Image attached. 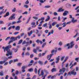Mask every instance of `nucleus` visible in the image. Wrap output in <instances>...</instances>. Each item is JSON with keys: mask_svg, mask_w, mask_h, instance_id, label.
<instances>
[{"mask_svg": "<svg viewBox=\"0 0 79 79\" xmlns=\"http://www.w3.org/2000/svg\"><path fill=\"white\" fill-rule=\"evenodd\" d=\"M54 54L53 53H52L50 55H48L47 56V59H48V60H49L50 59H51V58H52V56L54 55Z\"/></svg>", "mask_w": 79, "mask_h": 79, "instance_id": "nucleus-6", "label": "nucleus"}, {"mask_svg": "<svg viewBox=\"0 0 79 79\" xmlns=\"http://www.w3.org/2000/svg\"><path fill=\"white\" fill-rule=\"evenodd\" d=\"M57 24V23L56 22H53L52 24V26H54L55 25V24Z\"/></svg>", "mask_w": 79, "mask_h": 79, "instance_id": "nucleus-38", "label": "nucleus"}, {"mask_svg": "<svg viewBox=\"0 0 79 79\" xmlns=\"http://www.w3.org/2000/svg\"><path fill=\"white\" fill-rule=\"evenodd\" d=\"M15 30L16 31H19V30H20V27L19 26L16 27Z\"/></svg>", "mask_w": 79, "mask_h": 79, "instance_id": "nucleus-13", "label": "nucleus"}, {"mask_svg": "<svg viewBox=\"0 0 79 79\" xmlns=\"http://www.w3.org/2000/svg\"><path fill=\"white\" fill-rule=\"evenodd\" d=\"M32 29V28L31 27H29L27 28V31H29L31 30V29Z\"/></svg>", "mask_w": 79, "mask_h": 79, "instance_id": "nucleus-45", "label": "nucleus"}, {"mask_svg": "<svg viewBox=\"0 0 79 79\" xmlns=\"http://www.w3.org/2000/svg\"><path fill=\"white\" fill-rule=\"evenodd\" d=\"M13 19H15V17H13V16H11L9 18V20H12Z\"/></svg>", "mask_w": 79, "mask_h": 79, "instance_id": "nucleus-16", "label": "nucleus"}, {"mask_svg": "<svg viewBox=\"0 0 79 79\" xmlns=\"http://www.w3.org/2000/svg\"><path fill=\"white\" fill-rule=\"evenodd\" d=\"M30 57L31 58H33L34 57V54H31L30 56Z\"/></svg>", "mask_w": 79, "mask_h": 79, "instance_id": "nucleus-60", "label": "nucleus"}, {"mask_svg": "<svg viewBox=\"0 0 79 79\" xmlns=\"http://www.w3.org/2000/svg\"><path fill=\"white\" fill-rule=\"evenodd\" d=\"M10 40H12V41H15L17 40V37H15L13 36L11 37L10 38Z\"/></svg>", "mask_w": 79, "mask_h": 79, "instance_id": "nucleus-7", "label": "nucleus"}, {"mask_svg": "<svg viewBox=\"0 0 79 79\" xmlns=\"http://www.w3.org/2000/svg\"><path fill=\"white\" fill-rule=\"evenodd\" d=\"M36 78V75H34L33 77L32 78V79H35Z\"/></svg>", "mask_w": 79, "mask_h": 79, "instance_id": "nucleus-61", "label": "nucleus"}, {"mask_svg": "<svg viewBox=\"0 0 79 79\" xmlns=\"http://www.w3.org/2000/svg\"><path fill=\"white\" fill-rule=\"evenodd\" d=\"M46 1V0H40V3H43L45 2Z\"/></svg>", "mask_w": 79, "mask_h": 79, "instance_id": "nucleus-26", "label": "nucleus"}, {"mask_svg": "<svg viewBox=\"0 0 79 79\" xmlns=\"http://www.w3.org/2000/svg\"><path fill=\"white\" fill-rule=\"evenodd\" d=\"M18 48H17L16 49H14V52H15V53H16V52H18Z\"/></svg>", "mask_w": 79, "mask_h": 79, "instance_id": "nucleus-40", "label": "nucleus"}, {"mask_svg": "<svg viewBox=\"0 0 79 79\" xmlns=\"http://www.w3.org/2000/svg\"><path fill=\"white\" fill-rule=\"evenodd\" d=\"M47 23H46L43 25V27H47Z\"/></svg>", "mask_w": 79, "mask_h": 79, "instance_id": "nucleus-41", "label": "nucleus"}, {"mask_svg": "<svg viewBox=\"0 0 79 79\" xmlns=\"http://www.w3.org/2000/svg\"><path fill=\"white\" fill-rule=\"evenodd\" d=\"M11 25H12V23H8V26H11Z\"/></svg>", "mask_w": 79, "mask_h": 79, "instance_id": "nucleus-50", "label": "nucleus"}, {"mask_svg": "<svg viewBox=\"0 0 79 79\" xmlns=\"http://www.w3.org/2000/svg\"><path fill=\"white\" fill-rule=\"evenodd\" d=\"M10 39V37H7L6 40H5L6 41V40H9V39Z\"/></svg>", "mask_w": 79, "mask_h": 79, "instance_id": "nucleus-51", "label": "nucleus"}, {"mask_svg": "<svg viewBox=\"0 0 79 79\" xmlns=\"http://www.w3.org/2000/svg\"><path fill=\"white\" fill-rule=\"evenodd\" d=\"M40 70H41V69H40L38 70V74L39 75V76H42L43 77L44 75V70H41V74L40 75Z\"/></svg>", "mask_w": 79, "mask_h": 79, "instance_id": "nucleus-2", "label": "nucleus"}, {"mask_svg": "<svg viewBox=\"0 0 79 79\" xmlns=\"http://www.w3.org/2000/svg\"><path fill=\"white\" fill-rule=\"evenodd\" d=\"M62 42L61 41L59 42V45H60V46H61V45H62Z\"/></svg>", "mask_w": 79, "mask_h": 79, "instance_id": "nucleus-57", "label": "nucleus"}, {"mask_svg": "<svg viewBox=\"0 0 79 79\" xmlns=\"http://www.w3.org/2000/svg\"><path fill=\"white\" fill-rule=\"evenodd\" d=\"M33 19H35V20H37V19H38V17H36L35 16L33 17Z\"/></svg>", "mask_w": 79, "mask_h": 79, "instance_id": "nucleus-33", "label": "nucleus"}, {"mask_svg": "<svg viewBox=\"0 0 79 79\" xmlns=\"http://www.w3.org/2000/svg\"><path fill=\"white\" fill-rule=\"evenodd\" d=\"M65 70H66V69H65V68H62L61 69H60L59 70V73H61L63 71V73H64V72H65Z\"/></svg>", "mask_w": 79, "mask_h": 79, "instance_id": "nucleus-8", "label": "nucleus"}, {"mask_svg": "<svg viewBox=\"0 0 79 79\" xmlns=\"http://www.w3.org/2000/svg\"><path fill=\"white\" fill-rule=\"evenodd\" d=\"M22 69H26V66H23L22 67Z\"/></svg>", "mask_w": 79, "mask_h": 79, "instance_id": "nucleus-43", "label": "nucleus"}, {"mask_svg": "<svg viewBox=\"0 0 79 79\" xmlns=\"http://www.w3.org/2000/svg\"><path fill=\"white\" fill-rule=\"evenodd\" d=\"M8 62H7L4 63V66H6V65H8Z\"/></svg>", "mask_w": 79, "mask_h": 79, "instance_id": "nucleus-44", "label": "nucleus"}, {"mask_svg": "<svg viewBox=\"0 0 79 79\" xmlns=\"http://www.w3.org/2000/svg\"><path fill=\"white\" fill-rule=\"evenodd\" d=\"M72 21L73 23H75V22H76V21H77V20H74V18H72Z\"/></svg>", "mask_w": 79, "mask_h": 79, "instance_id": "nucleus-22", "label": "nucleus"}, {"mask_svg": "<svg viewBox=\"0 0 79 79\" xmlns=\"http://www.w3.org/2000/svg\"><path fill=\"white\" fill-rule=\"evenodd\" d=\"M53 32H54V31H53V30H52L51 31H50L48 32V36H49V35H50L51 34H53Z\"/></svg>", "mask_w": 79, "mask_h": 79, "instance_id": "nucleus-12", "label": "nucleus"}, {"mask_svg": "<svg viewBox=\"0 0 79 79\" xmlns=\"http://www.w3.org/2000/svg\"><path fill=\"white\" fill-rule=\"evenodd\" d=\"M11 48V45H9V46H7L4 49V52H5L6 51H7V52L8 51H9L10 49V48Z\"/></svg>", "mask_w": 79, "mask_h": 79, "instance_id": "nucleus-3", "label": "nucleus"}, {"mask_svg": "<svg viewBox=\"0 0 79 79\" xmlns=\"http://www.w3.org/2000/svg\"><path fill=\"white\" fill-rule=\"evenodd\" d=\"M4 75L3 72L2 71H1V72H0V76H3Z\"/></svg>", "mask_w": 79, "mask_h": 79, "instance_id": "nucleus-17", "label": "nucleus"}, {"mask_svg": "<svg viewBox=\"0 0 79 79\" xmlns=\"http://www.w3.org/2000/svg\"><path fill=\"white\" fill-rule=\"evenodd\" d=\"M28 14V12L27 11H26L25 12H24L23 13V15H27V14Z\"/></svg>", "mask_w": 79, "mask_h": 79, "instance_id": "nucleus-39", "label": "nucleus"}, {"mask_svg": "<svg viewBox=\"0 0 79 79\" xmlns=\"http://www.w3.org/2000/svg\"><path fill=\"white\" fill-rule=\"evenodd\" d=\"M44 8H50V6L47 5L44 6Z\"/></svg>", "mask_w": 79, "mask_h": 79, "instance_id": "nucleus-24", "label": "nucleus"}, {"mask_svg": "<svg viewBox=\"0 0 79 79\" xmlns=\"http://www.w3.org/2000/svg\"><path fill=\"white\" fill-rule=\"evenodd\" d=\"M25 44H29L28 42H26V41H24L22 43V45H24Z\"/></svg>", "mask_w": 79, "mask_h": 79, "instance_id": "nucleus-23", "label": "nucleus"}, {"mask_svg": "<svg viewBox=\"0 0 79 79\" xmlns=\"http://www.w3.org/2000/svg\"><path fill=\"white\" fill-rule=\"evenodd\" d=\"M60 24H57L56 26V27L58 28L60 27Z\"/></svg>", "mask_w": 79, "mask_h": 79, "instance_id": "nucleus-56", "label": "nucleus"}, {"mask_svg": "<svg viewBox=\"0 0 79 79\" xmlns=\"http://www.w3.org/2000/svg\"><path fill=\"white\" fill-rule=\"evenodd\" d=\"M19 32H15L14 33V35H16L18 34H19Z\"/></svg>", "mask_w": 79, "mask_h": 79, "instance_id": "nucleus-62", "label": "nucleus"}, {"mask_svg": "<svg viewBox=\"0 0 79 79\" xmlns=\"http://www.w3.org/2000/svg\"><path fill=\"white\" fill-rule=\"evenodd\" d=\"M32 34H33V31H32V30L31 31H30V33H28L29 36H31V35Z\"/></svg>", "mask_w": 79, "mask_h": 79, "instance_id": "nucleus-15", "label": "nucleus"}, {"mask_svg": "<svg viewBox=\"0 0 79 79\" xmlns=\"http://www.w3.org/2000/svg\"><path fill=\"white\" fill-rule=\"evenodd\" d=\"M16 24V22L14 21L12 23V25H13V24Z\"/></svg>", "mask_w": 79, "mask_h": 79, "instance_id": "nucleus-49", "label": "nucleus"}, {"mask_svg": "<svg viewBox=\"0 0 79 79\" xmlns=\"http://www.w3.org/2000/svg\"><path fill=\"white\" fill-rule=\"evenodd\" d=\"M46 43H44L42 46V47H45V46L46 45Z\"/></svg>", "mask_w": 79, "mask_h": 79, "instance_id": "nucleus-55", "label": "nucleus"}, {"mask_svg": "<svg viewBox=\"0 0 79 79\" xmlns=\"http://www.w3.org/2000/svg\"><path fill=\"white\" fill-rule=\"evenodd\" d=\"M21 23V21L20 20H19V21L17 22L16 23H17V24H19V23Z\"/></svg>", "mask_w": 79, "mask_h": 79, "instance_id": "nucleus-48", "label": "nucleus"}, {"mask_svg": "<svg viewBox=\"0 0 79 79\" xmlns=\"http://www.w3.org/2000/svg\"><path fill=\"white\" fill-rule=\"evenodd\" d=\"M77 73L76 72H75V70L74 69L73 70H72L71 72H69V74L71 76V74H72V75H73V76H75V75H76Z\"/></svg>", "mask_w": 79, "mask_h": 79, "instance_id": "nucleus-4", "label": "nucleus"}, {"mask_svg": "<svg viewBox=\"0 0 79 79\" xmlns=\"http://www.w3.org/2000/svg\"><path fill=\"white\" fill-rule=\"evenodd\" d=\"M38 63L40 64V65H43V62L42 61H40L39 60L38 61Z\"/></svg>", "mask_w": 79, "mask_h": 79, "instance_id": "nucleus-18", "label": "nucleus"}, {"mask_svg": "<svg viewBox=\"0 0 79 79\" xmlns=\"http://www.w3.org/2000/svg\"><path fill=\"white\" fill-rule=\"evenodd\" d=\"M29 3V1L27 0V1L25 2V4H28Z\"/></svg>", "mask_w": 79, "mask_h": 79, "instance_id": "nucleus-63", "label": "nucleus"}, {"mask_svg": "<svg viewBox=\"0 0 79 79\" xmlns=\"http://www.w3.org/2000/svg\"><path fill=\"white\" fill-rule=\"evenodd\" d=\"M12 42H13V40H11L9 41L8 43V44H10L11 43H12Z\"/></svg>", "mask_w": 79, "mask_h": 79, "instance_id": "nucleus-52", "label": "nucleus"}, {"mask_svg": "<svg viewBox=\"0 0 79 79\" xmlns=\"http://www.w3.org/2000/svg\"><path fill=\"white\" fill-rule=\"evenodd\" d=\"M39 49H40V48L37 47L36 49H34L33 50L34 53H37V50H39Z\"/></svg>", "mask_w": 79, "mask_h": 79, "instance_id": "nucleus-10", "label": "nucleus"}, {"mask_svg": "<svg viewBox=\"0 0 79 79\" xmlns=\"http://www.w3.org/2000/svg\"><path fill=\"white\" fill-rule=\"evenodd\" d=\"M56 59L57 61H59L60 60V56H59L57 57H56Z\"/></svg>", "mask_w": 79, "mask_h": 79, "instance_id": "nucleus-34", "label": "nucleus"}, {"mask_svg": "<svg viewBox=\"0 0 79 79\" xmlns=\"http://www.w3.org/2000/svg\"><path fill=\"white\" fill-rule=\"evenodd\" d=\"M79 60V57L76 58L75 59V61H77V62H78V61Z\"/></svg>", "mask_w": 79, "mask_h": 79, "instance_id": "nucleus-47", "label": "nucleus"}, {"mask_svg": "<svg viewBox=\"0 0 79 79\" xmlns=\"http://www.w3.org/2000/svg\"><path fill=\"white\" fill-rule=\"evenodd\" d=\"M13 60H10L9 62V64H11V63H13Z\"/></svg>", "mask_w": 79, "mask_h": 79, "instance_id": "nucleus-32", "label": "nucleus"}, {"mask_svg": "<svg viewBox=\"0 0 79 79\" xmlns=\"http://www.w3.org/2000/svg\"><path fill=\"white\" fill-rule=\"evenodd\" d=\"M4 24V22L3 21L0 20V24Z\"/></svg>", "mask_w": 79, "mask_h": 79, "instance_id": "nucleus-35", "label": "nucleus"}, {"mask_svg": "<svg viewBox=\"0 0 79 79\" xmlns=\"http://www.w3.org/2000/svg\"><path fill=\"white\" fill-rule=\"evenodd\" d=\"M21 64H22V63H19L18 64V65L19 66H20Z\"/></svg>", "mask_w": 79, "mask_h": 79, "instance_id": "nucleus-59", "label": "nucleus"}, {"mask_svg": "<svg viewBox=\"0 0 79 79\" xmlns=\"http://www.w3.org/2000/svg\"><path fill=\"white\" fill-rule=\"evenodd\" d=\"M61 20V19L60 18V16H59L58 17V21H60V20Z\"/></svg>", "mask_w": 79, "mask_h": 79, "instance_id": "nucleus-53", "label": "nucleus"}, {"mask_svg": "<svg viewBox=\"0 0 79 79\" xmlns=\"http://www.w3.org/2000/svg\"><path fill=\"white\" fill-rule=\"evenodd\" d=\"M56 71V69L54 68H53L51 70V71L52 73H53V72H55V71Z\"/></svg>", "mask_w": 79, "mask_h": 79, "instance_id": "nucleus-19", "label": "nucleus"}, {"mask_svg": "<svg viewBox=\"0 0 79 79\" xmlns=\"http://www.w3.org/2000/svg\"><path fill=\"white\" fill-rule=\"evenodd\" d=\"M22 42H23V40H20L19 41L18 44H21V43H22Z\"/></svg>", "mask_w": 79, "mask_h": 79, "instance_id": "nucleus-31", "label": "nucleus"}, {"mask_svg": "<svg viewBox=\"0 0 79 79\" xmlns=\"http://www.w3.org/2000/svg\"><path fill=\"white\" fill-rule=\"evenodd\" d=\"M64 11V9H62V8H60L58 10L57 12H63Z\"/></svg>", "mask_w": 79, "mask_h": 79, "instance_id": "nucleus-11", "label": "nucleus"}, {"mask_svg": "<svg viewBox=\"0 0 79 79\" xmlns=\"http://www.w3.org/2000/svg\"><path fill=\"white\" fill-rule=\"evenodd\" d=\"M23 6L24 7H25V8H28V7H29V6H28V5H26V4H24V5Z\"/></svg>", "mask_w": 79, "mask_h": 79, "instance_id": "nucleus-27", "label": "nucleus"}, {"mask_svg": "<svg viewBox=\"0 0 79 79\" xmlns=\"http://www.w3.org/2000/svg\"><path fill=\"white\" fill-rule=\"evenodd\" d=\"M71 23V21L69 22L66 23V24H69Z\"/></svg>", "mask_w": 79, "mask_h": 79, "instance_id": "nucleus-64", "label": "nucleus"}, {"mask_svg": "<svg viewBox=\"0 0 79 79\" xmlns=\"http://www.w3.org/2000/svg\"><path fill=\"white\" fill-rule=\"evenodd\" d=\"M10 15V13L9 12H7L6 13V14L4 15V18H6V16H8Z\"/></svg>", "mask_w": 79, "mask_h": 79, "instance_id": "nucleus-14", "label": "nucleus"}, {"mask_svg": "<svg viewBox=\"0 0 79 79\" xmlns=\"http://www.w3.org/2000/svg\"><path fill=\"white\" fill-rule=\"evenodd\" d=\"M24 53H25V52L23 51L22 54V56L23 58L24 57Z\"/></svg>", "mask_w": 79, "mask_h": 79, "instance_id": "nucleus-42", "label": "nucleus"}, {"mask_svg": "<svg viewBox=\"0 0 79 79\" xmlns=\"http://www.w3.org/2000/svg\"><path fill=\"white\" fill-rule=\"evenodd\" d=\"M17 61H18V59H14V62L15 63L17 62Z\"/></svg>", "mask_w": 79, "mask_h": 79, "instance_id": "nucleus-46", "label": "nucleus"}, {"mask_svg": "<svg viewBox=\"0 0 79 79\" xmlns=\"http://www.w3.org/2000/svg\"><path fill=\"white\" fill-rule=\"evenodd\" d=\"M55 52H57V50H55V49H53L51 52V53H53Z\"/></svg>", "mask_w": 79, "mask_h": 79, "instance_id": "nucleus-25", "label": "nucleus"}, {"mask_svg": "<svg viewBox=\"0 0 79 79\" xmlns=\"http://www.w3.org/2000/svg\"><path fill=\"white\" fill-rule=\"evenodd\" d=\"M66 22H64L62 24V25H63V27H64L66 26Z\"/></svg>", "mask_w": 79, "mask_h": 79, "instance_id": "nucleus-20", "label": "nucleus"}, {"mask_svg": "<svg viewBox=\"0 0 79 79\" xmlns=\"http://www.w3.org/2000/svg\"><path fill=\"white\" fill-rule=\"evenodd\" d=\"M44 71L47 73V74H48V71L45 70V69H44Z\"/></svg>", "mask_w": 79, "mask_h": 79, "instance_id": "nucleus-54", "label": "nucleus"}, {"mask_svg": "<svg viewBox=\"0 0 79 79\" xmlns=\"http://www.w3.org/2000/svg\"><path fill=\"white\" fill-rule=\"evenodd\" d=\"M74 42L72 41L70 44H68L64 45V47H68V49H69L70 48H72L73 47V46L74 45Z\"/></svg>", "mask_w": 79, "mask_h": 79, "instance_id": "nucleus-1", "label": "nucleus"}, {"mask_svg": "<svg viewBox=\"0 0 79 79\" xmlns=\"http://www.w3.org/2000/svg\"><path fill=\"white\" fill-rule=\"evenodd\" d=\"M16 11V8H14L12 10V12H15V11Z\"/></svg>", "mask_w": 79, "mask_h": 79, "instance_id": "nucleus-29", "label": "nucleus"}, {"mask_svg": "<svg viewBox=\"0 0 79 79\" xmlns=\"http://www.w3.org/2000/svg\"><path fill=\"white\" fill-rule=\"evenodd\" d=\"M64 58H65V56H62L61 58L60 59L61 61H63V60L64 59Z\"/></svg>", "mask_w": 79, "mask_h": 79, "instance_id": "nucleus-30", "label": "nucleus"}, {"mask_svg": "<svg viewBox=\"0 0 79 79\" xmlns=\"http://www.w3.org/2000/svg\"><path fill=\"white\" fill-rule=\"evenodd\" d=\"M35 74H37V69L36 68H35Z\"/></svg>", "mask_w": 79, "mask_h": 79, "instance_id": "nucleus-36", "label": "nucleus"}, {"mask_svg": "<svg viewBox=\"0 0 79 79\" xmlns=\"http://www.w3.org/2000/svg\"><path fill=\"white\" fill-rule=\"evenodd\" d=\"M8 53L6 54V56H8L9 55H12V53H13V51L10 50V49L7 52Z\"/></svg>", "mask_w": 79, "mask_h": 79, "instance_id": "nucleus-5", "label": "nucleus"}, {"mask_svg": "<svg viewBox=\"0 0 79 79\" xmlns=\"http://www.w3.org/2000/svg\"><path fill=\"white\" fill-rule=\"evenodd\" d=\"M50 16H48V18L45 20V21H49V20H50Z\"/></svg>", "mask_w": 79, "mask_h": 79, "instance_id": "nucleus-21", "label": "nucleus"}, {"mask_svg": "<svg viewBox=\"0 0 79 79\" xmlns=\"http://www.w3.org/2000/svg\"><path fill=\"white\" fill-rule=\"evenodd\" d=\"M28 71L30 72H32V71H34V70L32 69H28Z\"/></svg>", "mask_w": 79, "mask_h": 79, "instance_id": "nucleus-28", "label": "nucleus"}, {"mask_svg": "<svg viewBox=\"0 0 79 79\" xmlns=\"http://www.w3.org/2000/svg\"><path fill=\"white\" fill-rule=\"evenodd\" d=\"M27 77H29L31 76V75H30V74H29V73H28L27 74Z\"/></svg>", "mask_w": 79, "mask_h": 79, "instance_id": "nucleus-58", "label": "nucleus"}, {"mask_svg": "<svg viewBox=\"0 0 79 79\" xmlns=\"http://www.w3.org/2000/svg\"><path fill=\"white\" fill-rule=\"evenodd\" d=\"M29 55H30V54L28 52H26L25 54V55H26V56H28Z\"/></svg>", "mask_w": 79, "mask_h": 79, "instance_id": "nucleus-37", "label": "nucleus"}, {"mask_svg": "<svg viewBox=\"0 0 79 79\" xmlns=\"http://www.w3.org/2000/svg\"><path fill=\"white\" fill-rule=\"evenodd\" d=\"M68 13H69V11L67 10H65L63 14V15L64 16H66V15H67Z\"/></svg>", "mask_w": 79, "mask_h": 79, "instance_id": "nucleus-9", "label": "nucleus"}]
</instances>
